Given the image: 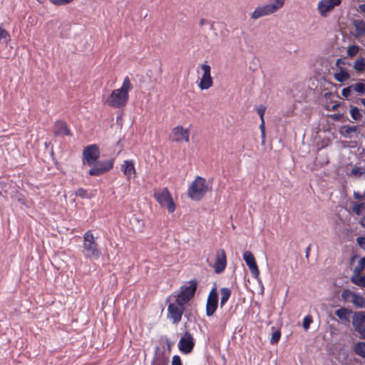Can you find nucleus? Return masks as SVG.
Segmentation results:
<instances>
[{
    "label": "nucleus",
    "instance_id": "1",
    "mask_svg": "<svg viewBox=\"0 0 365 365\" xmlns=\"http://www.w3.org/2000/svg\"><path fill=\"white\" fill-rule=\"evenodd\" d=\"M132 84L128 76L124 78L121 87L112 91L111 93L104 101V104L113 108H124L129 99V92L132 89Z\"/></svg>",
    "mask_w": 365,
    "mask_h": 365
},
{
    "label": "nucleus",
    "instance_id": "2",
    "mask_svg": "<svg viewBox=\"0 0 365 365\" xmlns=\"http://www.w3.org/2000/svg\"><path fill=\"white\" fill-rule=\"evenodd\" d=\"M83 254L85 258L90 260L98 259L101 255V251L92 231L86 232L83 236Z\"/></svg>",
    "mask_w": 365,
    "mask_h": 365
},
{
    "label": "nucleus",
    "instance_id": "3",
    "mask_svg": "<svg viewBox=\"0 0 365 365\" xmlns=\"http://www.w3.org/2000/svg\"><path fill=\"white\" fill-rule=\"evenodd\" d=\"M208 191V185L205 178L197 176L191 182L187 192V196L194 201L202 200Z\"/></svg>",
    "mask_w": 365,
    "mask_h": 365
},
{
    "label": "nucleus",
    "instance_id": "4",
    "mask_svg": "<svg viewBox=\"0 0 365 365\" xmlns=\"http://www.w3.org/2000/svg\"><path fill=\"white\" fill-rule=\"evenodd\" d=\"M272 3L257 6L251 14L252 19H257L261 17L271 15L282 8L285 0H272Z\"/></svg>",
    "mask_w": 365,
    "mask_h": 365
},
{
    "label": "nucleus",
    "instance_id": "5",
    "mask_svg": "<svg viewBox=\"0 0 365 365\" xmlns=\"http://www.w3.org/2000/svg\"><path fill=\"white\" fill-rule=\"evenodd\" d=\"M153 197L161 207H166L170 213L175 210L176 206L168 187L154 191Z\"/></svg>",
    "mask_w": 365,
    "mask_h": 365
},
{
    "label": "nucleus",
    "instance_id": "6",
    "mask_svg": "<svg viewBox=\"0 0 365 365\" xmlns=\"http://www.w3.org/2000/svg\"><path fill=\"white\" fill-rule=\"evenodd\" d=\"M114 165V160L110 159L107 160H96L88 171V174L91 176H100L109 170Z\"/></svg>",
    "mask_w": 365,
    "mask_h": 365
},
{
    "label": "nucleus",
    "instance_id": "7",
    "mask_svg": "<svg viewBox=\"0 0 365 365\" xmlns=\"http://www.w3.org/2000/svg\"><path fill=\"white\" fill-rule=\"evenodd\" d=\"M100 157V150L96 144L87 145L83 150V165H92Z\"/></svg>",
    "mask_w": 365,
    "mask_h": 365
},
{
    "label": "nucleus",
    "instance_id": "8",
    "mask_svg": "<svg viewBox=\"0 0 365 365\" xmlns=\"http://www.w3.org/2000/svg\"><path fill=\"white\" fill-rule=\"evenodd\" d=\"M190 128H184L182 125H177L171 130L169 139L176 143H188L190 140Z\"/></svg>",
    "mask_w": 365,
    "mask_h": 365
},
{
    "label": "nucleus",
    "instance_id": "9",
    "mask_svg": "<svg viewBox=\"0 0 365 365\" xmlns=\"http://www.w3.org/2000/svg\"><path fill=\"white\" fill-rule=\"evenodd\" d=\"M183 304L176 301L175 303H171L168 307V318L173 324H178L182 319L184 312Z\"/></svg>",
    "mask_w": 365,
    "mask_h": 365
},
{
    "label": "nucleus",
    "instance_id": "10",
    "mask_svg": "<svg viewBox=\"0 0 365 365\" xmlns=\"http://www.w3.org/2000/svg\"><path fill=\"white\" fill-rule=\"evenodd\" d=\"M199 67L202 71L198 87L202 91L207 90L213 85V81L211 77V67L208 64H200Z\"/></svg>",
    "mask_w": 365,
    "mask_h": 365
},
{
    "label": "nucleus",
    "instance_id": "11",
    "mask_svg": "<svg viewBox=\"0 0 365 365\" xmlns=\"http://www.w3.org/2000/svg\"><path fill=\"white\" fill-rule=\"evenodd\" d=\"M195 344L192 335L189 331H185L178 342V349L182 353L188 354L192 351Z\"/></svg>",
    "mask_w": 365,
    "mask_h": 365
},
{
    "label": "nucleus",
    "instance_id": "12",
    "mask_svg": "<svg viewBox=\"0 0 365 365\" xmlns=\"http://www.w3.org/2000/svg\"><path fill=\"white\" fill-rule=\"evenodd\" d=\"M197 281L193 280L190 282V285L185 287L178 294L177 297V302H180L183 304L187 303L195 295L197 289Z\"/></svg>",
    "mask_w": 365,
    "mask_h": 365
},
{
    "label": "nucleus",
    "instance_id": "13",
    "mask_svg": "<svg viewBox=\"0 0 365 365\" xmlns=\"http://www.w3.org/2000/svg\"><path fill=\"white\" fill-rule=\"evenodd\" d=\"M341 3V0H320L317 5V11L321 16L327 17Z\"/></svg>",
    "mask_w": 365,
    "mask_h": 365
},
{
    "label": "nucleus",
    "instance_id": "14",
    "mask_svg": "<svg viewBox=\"0 0 365 365\" xmlns=\"http://www.w3.org/2000/svg\"><path fill=\"white\" fill-rule=\"evenodd\" d=\"M352 324L354 329L360 335V338L365 339V313L355 312L353 316Z\"/></svg>",
    "mask_w": 365,
    "mask_h": 365
},
{
    "label": "nucleus",
    "instance_id": "15",
    "mask_svg": "<svg viewBox=\"0 0 365 365\" xmlns=\"http://www.w3.org/2000/svg\"><path fill=\"white\" fill-rule=\"evenodd\" d=\"M227 266V256L225 251L223 249H219L215 253V259L213 264V268L216 274H221L223 272Z\"/></svg>",
    "mask_w": 365,
    "mask_h": 365
},
{
    "label": "nucleus",
    "instance_id": "16",
    "mask_svg": "<svg viewBox=\"0 0 365 365\" xmlns=\"http://www.w3.org/2000/svg\"><path fill=\"white\" fill-rule=\"evenodd\" d=\"M218 295L215 288H212L209 293L206 303V315L212 316L217 309Z\"/></svg>",
    "mask_w": 365,
    "mask_h": 365
},
{
    "label": "nucleus",
    "instance_id": "17",
    "mask_svg": "<svg viewBox=\"0 0 365 365\" xmlns=\"http://www.w3.org/2000/svg\"><path fill=\"white\" fill-rule=\"evenodd\" d=\"M243 259L250 270L252 276L255 279H258L259 271L253 254L250 251H245L243 253Z\"/></svg>",
    "mask_w": 365,
    "mask_h": 365
},
{
    "label": "nucleus",
    "instance_id": "18",
    "mask_svg": "<svg viewBox=\"0 0 365 365\" xmlns=\"http://www.w3.org/2000/svg\"><path fill=\"white\" fill-rule=\"evenodd\" d=\"M121 170L128 181L131 179L132 177L135 178L136 176L135 164L132 160H124L121 165Z\"/></svg>",
    "mask_w": 365,
    "mask_h": 365
},
{
    "label": "nucleus",
    "instance_id": "19",
    "mask_svg": "<svg viewBox=\"0 0 365 365\" xmlns=\"http://www.w3.org/2000/svg\"><path fill=\"white\" fill-rule=\"evenodd\" d=\"M54 135H64L67 136L71 135L70 129L68 128L66 123L63 120H57L54 125Z\"/></svg>",
    "mask_w": 365,
    "mask_h": 365
},
{
    "label": "nucleus",
    "instance_id": "20",
    "mask_svg": "<svg viewBox=\"0 0 365 365\" xmlns=\"http://www.w3.org/2000/svg\"><path fill=\"white\" fill-rule=\"evenodd\" d=\"M353 26L355 29L356 36H365V21L363 20H354L353 21Z\"/></svg>",
    "mask_w": 365,
    "mask_h": 365
},
{
    "label": "nucleus",
    "instance_id": "21",
    "mask_svg": "<svg viewBox=\"0 0 365 365\" xmlns=\"http://www.w3.org/2000/svg\"><path fill=\"white\" fill-rule=\"evenodd\" d=\"M220 307H222L227 303L231 296L232 291L230 288L222 287L220 289Z\"/></svg>",
    "mask_w": 365,
    "mask_h": 365
},
{
    "label": "nucleus",
    "instance_id": "22",
    "mask_svg": "<svg viewBox=\"0 0 365 365\" xmlns=\"http://www.w3.org/2000/svg\"><path fill=\"white\" fill-rule=\"evenodd\" d=\"M335 315L337 316L340 319L349 322V316L351 314V311L349 309L341 307L334 312Z\"/></svg>",
    "mask_w": 365,
    "mask_h": 365
},
{
    "label": "nucleus",
    "instance_id": "23",
    "mask_svg": "<svg viewBox=\"0 0 365 365\" xmlns=\"http://www.w3.org/2000/svg\"><path fill=\"white\" fill-rule=\"evenodd\" d=\"M351 282L356 285L365 288V275L361 276L360 274H355L351 276Z\"/></svg>",
    "mask_w": 365,
    "mask_h": 365
},
{
    "label": "nucleus",
    "instance_id": "24",
    "mask_svg": "<svg viewBox=\"0 0 365 365\" xmlns=\"http://www.w3.org/2000/svg\"><path fill=\"white\" fill-rule=\"evenodd\" d=\"M351 303L356 307L364 308L365 298L362 295L355 294Z\"/></svg>",
    "mask_w": 365,
    "mask_h": 365
},
{
    "label": "nucleus",
    "instance_id": "25",
    "mask_svg": "<svg viewBox=\"0 0 365 365\" xmlns=\"http://www.w3.org/2000/svg\"><path fill=\"white\" fill-rule=\"evenodd\" d=\"M349 77L350 76L349 73L343 69H341L339 72L334 73L335 80L340 83L347 81Z\"/></svg>",
    "mask_w": 365,
    "mask_h": 365
},
{
    "label": "nucleus",
    "instance_id": "26",
    "mask_svg": "<svg viewBox=\"0 0 365 365\" xmlns=\"http://www.w3.org/2000/svg\"><path fill=\"white\" fill-rule=\"evenodd\" d=\"M350 115L354 120H361L362 118V114L359 109L356 106H351L349 110Z\"/></svg>",
    "mask_w": 365,
    "mask_h": 365
},
{
    "label": "nucleus",
    "instance_id": "27",
    "mask_svg": "<svg viewBox=\"0 0 365 365\" xmlns=\"http://www.w3.org/2000/svg\"><path fill=\"white\" fill-rule=\"evenodd\" d=\"M354 350L357 355L365 358V342L356 343L354 345Z\"/></svg>",
    "mask_w": 365,
    "mask_h": 365
},
{
    "label": "nucleus",
    "instance_id": "28",
    "mask_svg": "<svg viewBox=\"0 0 365 365\" xmlns=\"http://www.w3.org/2000/svg\"><path fill=\"white\" fill-rule=\"evenodd\" d=\"M355 294L349 289H344L341 292V299L346 302H352Z\"/></svg>",
    "mask_w": 365,
    "mask_h": 365
},
{
    "label": "nucleus",
    "instance_id": "29",
    "mask_svg": "<svg viewBox=\"0 0 365 365\" xmlns=\"http://www.w3.org/2000/svg\"><path fill=\"white\" fill-rule=\"evenodd\" d=\"M354 68L358 72L363 73L365 71V59L361 57L356 60L354 64Z\"/></svg>",
    "mask_w": 365,
    "mask_h": 365
},
{
    "label": "nucleus",
    "instance_id": "30",
    "mask_svg": "<svg viewBox=\"0 0 365 365\" xmlns=\"http://www.w3.org/2000/svg\"><path fill=\"white\" fill-rule=\"evenodd\" d=\"M352 90L361 95L365 94V84L363 83H356L351 85Z\"/></svg>",
    "mask_w": 365,
    "mask_h": 365
},
{
    "label": "nucleus",
    "instance_id": "31",
    "mask_svg": "<svg viewBox=\"0 0 365 365\" xmlns=\"http://www.w3.org/2000/svg\"><path fill=\"white\" fill-rule=\"evenodd\" d=\"M365 268V257L361 258L358 264L354 269V273L360 274Z\"/></svg>",
    "mask_w": 365,
    "mask_h": 365
},
{
    "label": "nucleus",
    "instance_id": "32",
    "mask_svg": "<svg viewBox=\"0 0 365 365\" xmlns=\"http://www.w3.org/2000/svg\"><path fill=\"white\" fill-rule=\"evenodd\" d=\"M359 46L356 45H352L348 47L346 53L349 57L355 56L359 51Z\"/></svg>",
    "mask_w": 365,
    "mask_h": 365
},
{
    "label": "nucleus",
    "instance_id": "33",
    "mask_svg": "<svg viewBox=\"0 0 365 365\" xmlns=\"http://www.w3.org/2000/svg\"><path fill=\"white\" fill-rule=\"evenodd\" d=\"M364 209V204L363 202L358 203V204L356 203L351 207L352 211L358 215L361 214Z\"/></svg>",
    "mask_w": 365,
    "mask_h": 365
},
{
    "label": "nucleus",
    "instance_id": "34",
    "mask_svg": "<svg viewBox=\"0 0 365 365\" xmlns=\"http://www.w3.org/2000/svg\"><path fill=\"white\" fill-rule=\"evenodd\" d=\"M343 134L346 135H349L350 133H355L356 132L357 130V126L356 125H344L343 128Z\"/></svg>",
    "mask_w": 365,
    "mask_h": 365
},
{
    "label": "nucleus",
    "instance_id": "35",
    "mask_svg": "<svg viewBox=\"0 0 365 365\" xmlns=\"http://www.w3.org/2000/svg\"><path fill=\"white\" fill-rule=\"evenodd\" d=\"M281 333L279 331H275L272 333V338L270 340L271 344H274L278 343L280 339Z\"/></svg>",
    "mask_w": 365,
    "mask_h": 365
},
{
    "label": "nucleus",
    "instance_id": "36",
    "mask_svg": "<svg viewBox=\"0 0 365 365\" xmlns=\"http://www.w3.org/2000/svg\"><path fill=\"white\" fill-rule=\"evenodd\" d=\"M73 0H49V1L56 6H62L72 2Z\"/></svg>",
    "mask_w": 365,
    "mask_h": 365
},
{
    "label": "nucleus",
    "instance_id": "37",
    "mask_svg": "<svg viewBox=\"0 0 365 365\" xmlns=\"http://www.w3.org/2000/svg\"><path fill=\"white\" fill-rule=\"evenodd\" d=\"M312 322V317L310 315H307L304 318L303 320V327L304 329H308L309 328L310 324Z\"/></svg>",
    "mask_w": 365,
    "mask_h": 365
},
{
    "label": "nucleus",
    "instance_id": "38",
    "mask_svg": "<svg viewBox=\"0 0 365 365\" xmlns=\"http://www.w3.org/2000/svg\"><path fill=\"white\" fill-rule=\"evenodd\" d=\"M351 86L346 87L342 89L341 94L345 98H349L351 96V91H352Z\"/></svg>",
    "mask_w": 365,
    "mask_h": 365
},
{
    "label": "nucleus",
    "instance_id": "39",
    "mask_svg": "<svg viewBox=\"0 0 365 365\" xmlns=\"http://www.w3.org/2000/svg\"><path fill=\"white\" fill-rule=\"evenodd\" d=\"M10 35L7 31L0 26V40L9 39Z\"/></svg>",
    "mask_w": 365,
    "mask_h": 365
},
{
    "label": "nucleus",
    "instance_id": "40",
    "mask_svg": "<svg viewBox=\"0 0 365 365\" xmlns=\"http://www.w3.org/2000/svg\"><path fill=\"white\" fill-rule=\"evenodd\" d=\"M265 110L266 108L264 106H259L257 109V113L259 115L261 120L264 119Z\"/></svg>",
    "mask_w": 365,
    "mask_h": 365
},
{
    "label": "nucleus",
    "instance_id": "41",
    "mask_svg": "<svg viewBox=\"0 0 365 365\" xmlns=\"http://www.w3.org/2000/svg\"><path fill=\"white\" fill-rule=\"evenodd\" d=\"M76 195L83 198V197H86L87 195V190L81 187L76 190Z\"/></svg>",
    "mask_w": 365,
    "mask_h": 365
},
{
    "label": "nucleus",
    "instance_id": "42",
    "mask_svg": "<svg viewBox=\"0 0 365 365\" xmlns=\"http://www.w3.org/2000/svg\"><path fill=\"white\" fill-rule=\"evenodd\" d=\"M351 173L356 176H361L365 173V172L363 171L361 168H355L351 170Z\"/></svg>",
    "mask_w": 365,
    "mask_h": 365
},
{
    "label": "nucleus",
    "instance_id": "43",
    "mask_svg": "<svg viewBox=\"0 0 365 365\" xmlns=\"http://www.w3.org/2000/svg\"><path fill=\"white\" fill-rule=\"evenodd\" d=\"M172 365H182L180 357L175 355L173 357Z\"/></svg>",
    "mask_w": 365,
    "mask_h": 365
},
{
    "label": "nucleus",
    "instance_id": "44",
    "mask_svg": "<svg viewBox=\"0 0 365 365\" xmlns=\"http://www.w3.org/2000/svg\"><path fill=\"white\" fill-rule=\"evenodd\" d=\"M357 243L359 245L365 250V237H359L356 239Z\"/></svg>",
    "mask_w": 365,
    "mask_h": 365
},
{
    "label": "nucleus",
    "instance_id": "45",
    "mask_svg": "<svg viewBox=\"0 0 365 365\" xmlns=\"http://www.w3.org/2000/svg\"><path fill=\"white\" fill-rule=\"evenodd\" d=\"M259 129L261 130L262 137L264 138V135H265V128H264V119L261 120V123L259 125Z\"/></svg>",
    "mask_w": 365,
    "mask_h": 365
},
{
    "label": "nucleus",
    "instance_id": "46",
    "mask_svg": "<svg viewBox=\"0 0 365 365\" xmlns=\"http://www.w3.org/2000/svg\"><path fill=\"white\" fill-rule=\"evenodd\" d=\"M354 197L356 200H360L363 198V196L359 192H354Z\"/></svg>",
    "mask_w": 365,
    "mask_h": 365
},
{
    "label": "nucleus",
    "instance_id": "47",
    "mask_svg": "<svg viewBox=\"0 0 365 365\" xmlns=\"http://www.w3.org/2000/svg\"><path fill=\"white\" fill-rule=\"evenodd\" d=\"M359 9L361 12L365 14V4L359 5Z\"/></svg>",
    "mask_w": 365,
    "mask_h": 365
},
{
    "label": "nucleus",
    "instance_id": "48",
    "mask_svg": "<svg viewBox=\"0 0 365 365\" xmlns=\"http://www.w3.org/2000/svg\"><path fill=\"white\" fill-rule=\"evenodd\" d=\"M206 22H207V20H205V19H201L199 24L200 26H203Z\"/></svg>",
    "mask_w": 365,
    "mask_h": 365
},
{
    "label": "nucleus",
    "instance_id": "49",
    "mask_svg": "<svg viewBox=\"0 0 365 365\" xmlns=\"http://www.w3.org/2000/svg\"><path fill=\"white\" fill-rule=\"evenodd\" d=\"M339 106V104L333 105L332 107H331V110H336L338 108Z\"/></svg>",
    "mask_w": 365,
    "mask_h": 365
},
{
    "label": "nucleus",
    "instance_id": "50",
    "mask_svg": "<svg viewBox=\"0 0 365 365\" xmlns=\"http://www.w3.org/2000/svg\"><path fill=\"white\" fill-rule=\"evenodd\" d=\"M309 250H310V247H308L307 248V257H308V256H309Z\"/></svg>",
    "mask_w": 365,
    "mask_h": 365
},
{
    "label": "nucleus",
    "instance_id": "51",
    "mask_svg": "<svg viewBox=\"0 0 365 365\" xmlns=\"http://www.w3.org/2000/svg\"><path fill=\"white\" fill-rule=\"evenodd\" d=\"M339 115H335L333 117V118H334V119H336V120H338V119H339Z\"/></svg>",
    "mask_w": 365,
    "mask_h": 365
},
{
    "label": "nucleus",
    "instance_id": "52",
    "mask_svg": "<svg viewBox=\"0 0 365 365\" xmlns=\"http://www.w3.org/2000/svg\"><path fill=\"white\" fill-rule=\"evenodd\" d=\"M362 196H363V198H365V191L364 192V193L362 194Z\"/></svg>",
    "mask_w": 365,
    "mask_h": 365
}]
</instances>
